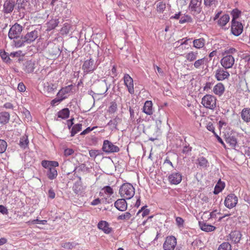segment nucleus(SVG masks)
Segmentation results:
<instances>
[{"mask_svg": "<svg viewBox=\"0 0 250 250\" xmlns=\"http://www.w3.org/2000/svg\"><path fill=\"white\" fill-rule=\"evenodd\" d=\"M29 0H17V5L18 9H24Z\"/></svg>", "mask_w": 250, "mask_h": 250, "instance_id": "37998d69", "label": "nucleus"}, {"mask_svg": "<svg viewBox=\"0 0 250 250\" xmlns=\"http://www.w3.org/2000/svg\"><path fill=\"white\" fill-rule=\"evenodd\" d=\"M63 4L62 1L59 0H52L51 2L52 5L56 6L55 8V10L59 9V11H61V8L60 7H62Z\"/></svg>", "mask_w": 250, "mask_h": 250, "instance_id": "c03bdc74", "label": "nucleus"}, {"mask_svg": "<svg viewBox=\"0 0 250 250\" xmlns=\"http://www.w3.org/2000/svg\"><path fill=\"white\" fill-rule=\"evenodd\" d=\"M89 154L91 158H95L99 154L98 150H90L89 151Z\"/></svg>", "mask_w": 250, "mask_h": 250, "instance_id": "e2e57ef3", "label": "nucleus"}, {"mask_svg": "<svg viewBox=\"0 0 250 250\" xmlns=\"http://www.w3.org/2000/svg\"><path fill=\"white\" fill-rule=\"evenodd\" d=\"M231 14L232 17V20H236L240 16L241 11L238 9H234L232 11Z\"/></svg>", "mask_w": 250, "mask_h": 250, "instance_id": "5fc2aeb1", "label": "nucleus"}, {"mask_svg": "<svg viewBox=\"0 0 250 250\" xmlns=\"http://www.w3.org/2000/svg\"><path fill=\"white\" fill-rule=\"evenodd\" d=\"M82 128V125L81 124H77L75 125L72 128L71 131V136L73 137L78 132L81 131Z\"/></svg>", "mask_w": 250, "mask_h": 250, "instance_id": "ea45409f", "label": "nucleus"}, {"mask_svg": "<svg viewBox=\"0 0 250 250\" xmlns=\"http://www.w3.org/2000/svg\"><path fill=\"white\" fill-rule=\"evenodd\" d=\"M176 225L179 227H183L184 224V220L180 217H176L175 219Z\"/></svg>", "mask_w": 250, "mask_h": 250, "instance_id": "4d7b16f0", "label": "nucleus"}, {"mask_svg": "<svg viewBox=\"0 0 250 250\" xmlns=\"http://www.w3.org/2000/svg\"><path fill=\"white\" fill-rule=\"evenodd\" d=\"M0 56L4 62L8 64L10 63L11 59H10L9 54L8 53L5 52L4 51H1L0 52Z\"/></svg>", "mask_w": 250, "mask_h": 250, "instance_id": "4c0bfd02", "label": "nucleus"}, {"mask_svg": "<svg viewBox=\"0 0 250 250\" xmlns=\"http://www.w3.org/2000/svg\"><path fill=\"white\" fill-rule=\"evenodd\" d=\"M156 4V10L158 13L162 14L166 8V3L163 1H159L157 3L155 2Z\"/></svg>", "mask_w": 250, "mask_h": 250, "instance_id": "72a5a7b5", "label": "nucleus"}, {"mask_svg": "<svg viewBox=\"0 0 250 250\" xmlns=\"http://www.w3.org/2000/svg\"><path fill=\"white\" fill-rule=\"evenodd\" d=\"M182 180V174L179 172H173L168 177V180L170 184L178 185Z\"/></svg>", "mask_w": 250, "mask_h": 250, "instance_id": "4468645a", "label": "nucleus"}, {"mask_svg": "<svg viewBox=\"0 0 250 250\" xmlns=\"http://www.w3.org/2000/svg\"><path fill=\"white\" fill-rule=\"evenodd\" d=\"M70 25L68 24L65 23L64 26L62 28L61 32L62 34H67L69 33Z\"/></svg>", "mask_w": 250, "mask_h": 250, "instance_id": "13d9d810", "label": "nucleus"}, {"mask_svg": "<svg viewBox=\"0 0 250 250\" xmlns=\"http://www.w3.org/2000/svg\"><path fill=\"white\" fill-rule=\"evenodd\" d=\"M241 118L246 122H250V108H244L241 112Z\"/></svg>", "mask_w": 250, "mask_h": 250, "instance_id": "c85d7f7f", "label": "nucleus"}, {"mask_svg": "<svg viewBox=\"0 0 250 250\" xmlns=\"http://www.w3.org/2000/svg\"><path fill=\"white\" fill-rule=\"evenodd\" d=\"M125 198L118 199L114 203L115 207L119 210L121 211H125L127 209V204Z\"/></svg>", "mask_w": 250, "mask_h": 250, "instance_id": "f3484780", "label": "nucleus"}, {"mask_svg": "<svg viewBox=\"0 0 250 250\" xmlns=\"http://www.w3.org/2000/svg\"><path fill=\"white\" fill-rule=\"evenodd\" d=\"M213 85V83L211 82H207L205 83V86H204V90L208 91L210 90Z\"/></svg>", "mask_w": 250, "mask_h": 250, "instance_id": "774afa93", "label": "nucleus"}, {"mask_svg": "<svg viewBox=\"0 0 250 250\" xmlns=\"http://www.w3.org/2000/svg\"><path fill=\"white\" fill-rule=\"evenodd\" d=\"M102 191H103L104 193H105V194H107L109 195H111L112 194H113V188L109 186H105L104 188H102Z\"/></svg>", "mask_w": 250, "mask_h": 250, "instance_id": "8fccbe9b", "label": "nucleus"}, {"mask_svg": "<svg viewBox=\"0 0 250 250\" xmlns=\"http://www.w3.org/2000/svg\"><path fill=\"white\" fill-rule=\"evenodd\" d=\"M205 40L203 38L194 40L193 41V46L197 49L203 48L205 44Z\"/></svg>", "mask_w": 250, "mask_h": 250, "instance_id": "2f4dec72", "label": "nucleus"}, {"mask_svg": "<svg viewBox=\"0 0 250 250\" xmlns=\"http://www.w3.org/2000/svg\"><path fill=\"white\" fill-rule=\"evenodd\" d=\"M117 109V104L115 102H112L110 103V105L109 106L108 111L111 113H114Z\"/></svg>", "mask_w": 250, "mask_h": 250, "instance_id": "de8ad7c7", "label": "nucleus"}, {"mask_svg": "<svg viewBox=\"0 0 250 250\" xmlns=\"http://www.w3.org/2000/svg\"><path fill=\"white\" fill-rule=\"evenodd\" d=\"M199 224L200 229L204 231H206V232L212 231L216 229L215 227H214L212 225H209L204 222L200 221V222H199Z\"/></svg>", "mask_w": 250, "mask_h": 250, "instance_id": "5701e85b", "label": "nucleus"}, {"mask_svg": "<svg viewBox=\"0 0 250 250\" xmlns=\"http://www.w3.org/2000/svg\"><path fill=\"white\" fill-rule=\"evenodd\" d=\"M15 6V2L13 0H6L5 1L2 11L4 14L11 13Z\"/></svg>", "mask_w": 250, "mask_h": 250, "instance_id": "2eb2a0df", "label": "nucleus"}, {"mask_svg": "<svg viewBox=\"0 0 250 250\" xmlns=\"http://www.w3.org/2000/svg\"><path fill=\"white\" fill-rule=\"evenodd\" d=\"M176 244V238L173 236H168L163 244V249L164 250H174Z\"/></svg>", "mask_w": 250, "mask_h": 250, "instance_id": "1a4fd4ad", "label": "nucleus"}, {"mask_svg": "<svg viewBox=\"0 0 250 250\" xmlns=\"http://www.w3.org/2000/svg\"><path fill=\"white\" fill-rule=\"evenodd\" d=\"M69 116V110L68 108H64L58 112V117L62 119L67 118Z\"/></svg>", "mask_w": 250, "mask_h": 250, "instance_id": "e433bc0d", "label": "nucleus"}, {"mask_svg": "<svg viewBox=\"0 0 250 250\" xmlns=\"http://www.w3.org/2000/svg\"><path fill=\"white\" fill-rule=\"evenodd\" d=\"M192 19L191 17L189 15H185L181 18L180 20V23H184L185 22H191Z\"/></svg>", "mask_w": 250, "mask_h": 250, "instance_id": "3c124183", "label": "nucleus"}, {"mask_svg": "<svg viewBox=\"0 0 250 250\" xmlns=\"http://www.w3.org/2000/svg\"><path fill=\"white\" fill-rule=\"evenodd\" d=\"M192 150V147L189 146L188 145H186L185 146L182 150V152L183 154H185L187 155H188L189 153L191 152Z\"/></svg>", "mask_w": 250, "mask_h": 250, "instance_id": "6e6d98bb", "label": "nucleus"}, {"mask_svg": "<svg viewBox=\"0 0 250 250\" xmlns=\"http://www.w3.org/2000/svg\"><path fill=\"white\" fill-rule=\"evenodd\" d=\"M121 119L118 116H116L113 120H111L108 123L107 125L111 126L113 128L116 129L118 123L121 121Z\"/></svg>", "mask_w": 250, "mask_h": 250, "instance_id": "58836bf2", "label": "nucleus"}, {"mask_svg": "<svg viewBox=\"0 0 250 250\" xmlns=\"http://www.w3.org/2000/svg\"><path fill=\"white\" fill-rule=\"evenodd\" d=\"M97 66L94 62V60L90 58L85 61L82 66L84 75L92 73L97 68Z\"/></svg>", "mask_w": 250, "mask_h": 250, "instance_id": "39448f33", "label": "nucleus"}, {"mask_svg": "<svg viewBox=\"0 0 250 250\" xmlns=\"http://www.w3.org/2000/svg\"><path fill=\"white\" fill-rule=\"evenodd\" d=\"M62 247L64 249L71 250L74 247V245L71 243L66 242L62 244Z\"/></svg>", "mask_w": 250, "mask_h": 250, "instance_id": "0e129e2a", "label": "nucleus"}, {"mask_svg": "<svg viewBox=\"0 0 250 250\" xmlns=\"http://www.w3.org/2000/svg\"><path fill=\"white\" fill-rule=\"evenodd\" d=\"M125 85L126 86L128 92L131 94L134 93L133 79L128 74H125L124 77Z\"/></svg>", "mask_w": 250, "mask_h": 250, "instance_id": "ddd939ff", "label": "nucleus"}, {"mask_svg": "<svg viewBox=\"0 0 250 250\" xmlns=\"http://www.w3.org/2000/svg\"><path fill=\"white\" fill-rule=\"evenodd\" d=\"M46 175L49 179L54 180L57 177L58 172L56 168L49 167L46 172Z\"/></svg>", "mask_w": 250, "mask_h": 250, "instance_id": "7c9ffc66", "label": "nucleus"}, {"mask_svg": "<svg viewBox=\"0 0 250 250\" xmlns=\"http://www.w3.org/2000/svg\"><path fill=\"white\" fill-rule=\"evenodd\" d=\"M205 58H202L201 59H198L196 60L194 63V66L195 68L197 69L200 68L202 65H203L205 63Z\"/></svg>", "mask_w": 250, "mask_h": 250, "instance_id": "864d4df0", "label": "nucleus"}, {"mask_svg": "<svg viewBox=\"0 0 250 250\" xmlns=\"http://www.w3.org/2000/svg\"><path fill=\"white\" fill-rule=\"evenodd\" d=\"M231 32L235 36H239L243 31V25L242 23L236 20H231Z\"/></svg>", "mask_w": 250, "mask_h": 250, "instance_id": "9d476101", "label": "nucleus"}, {"mask_svg": "<svg viewBox=\"0 0 250 250\" xmlns=\"http://www.w3.org/2000/svg\"><path fill=\"white\" fill-rule=\"evenodd\" d=\"M231 247L229 243L224 242L219 246L218 250H231Z\"/></svg>", "mask_w": 250, "mask_h": 250, "instance_id": "09e8293b", "label": "nucleus"}, {"mask_svg": "<svg viewBox=\"0 0 250 250\" xmlns=\"http://www.w3.org/2000/svg\"><path fill=\"white\" fill-rule=\"evenodd\" d=\"M226 142L229 144L230 146L234 148L237 145V141L236 137L231 134L226 135Z\"/></svg>", "mask_w": 250, "mask_h": 250, "instance_id": "412c9836", "label": "nucleus"}, {"mask_svg": "<svg viewBox=\"0 0 250 250\" xmlns=\"http://www.w3.org/2000/svg\"><path fill=\"white\" fill-rule=\"evenodd\" d=\"M198 53L196 52L190 51L187 53L185 55V58L189 62L195 61L197 57Z\"/></svg>", "mask_w": 250, "mask_h": 250, "instance_id": "f704fd0d", "label": "nucleus"}, {"mask_svg": "<svg viewBox=\"0 0 250 250\" xmlns=\"http://www.w3.org/2000/svg\"><path fill=\"white\" fill-rule=\"evenodd\" d=\"M58 19H52L47 23V31H50L55 29L58 25Z\"/></svg>", "mask_w": 250, "mask_h": 250, "instance_id": "473e14b6", "label": "nucleus"}, {"mask_svg": "<svg viewBox=\"0 0 250 250\" xmlns=\"http://www.w3.org/2000/svg\"><path fill=\"white\" fill-rule=\"evenodd\" d=\"M35 61L28 60L25 61L23 64V70L27 73H31L34 72L35 69Z\"/></svg>", "mask_w": 250, "mask_h": 250, "instance_id": "dca6fc26", "label": "nucleus"}, {"mask_svg": "<svg viewBox=\"0 0 250 250\" xmlns=\"http://www.w3.org/2000/svg\"><path fill=\"white\" fill-rule=\"evenodd\" d=\"M23 30L22 26L16 23L13 25L10 28L8 36L10 40H18L21 36V34Z\"/></svg>", "mask_w": 250, "mask_h": 250, "instance_id": "20e7f679", "label": "nucleus"}, {"mask_svg": "<svg viewBox=\"0 0 250 250\" xmlns=\"http://www.w3.org/2000/svg\"><path fill=\"white\" fill-rule=\"evenodd\" d=\"M119 194L122 198L130 199L134 195L135 188L129 183H124L120 188Z\"/></svg>", "mask_w": 250, "mask_h": 250, "instance_id": "f03ea898", "label": "nucleus"}, {"mask_svg": "<svg viewBox=\"0 0 250 250\" xmlns=\"http://www.w3.org/2000/svg\"><path fill=\"white\" fill-rule=\"evenodd\" d=\"M204 3L205 5L208 7H216L218 4L216 0H204Z\"/></svg>", "mask_w": 250, "mask_h": 250, "instance_id": "a19ab883", "label": "nucleus"}, {"mask_svg": "<svg viewBox=\"0 0 250 250\" xmlns=\"http://www.w3.org/2000/svg\"><path fill=\"white\" fill-rule=\"evenodd\" d=\"M143 111L146 114L150 115L153 114L152 103L150 101L145 102L143 106Z\"/></svg>", "mask_w": 250, "mask_h": 250, "instance_id": "4be33fe9", "label": "nucleus"}, {"mask_svg": "<svg viewBox=\"0 0 250 250\" xmlns=\"http://www.w3.org/2000/svg\"><path fill=\"white\" fill-rule=\"evenodd\" d=\"M48 51L49 53L53 56H56L61 52L59 46L54 43H51L50 44Z\"/></svg>", "mask_w": 250, "mask_h": 250, "instance_id": "bb28decb", "label": "nucleus"}, {"mask_svg": "<svg viewBox=\"0 0 250 250\" xmlns=\"http://www.w3.org/2000/svg\"><path fill=\"white\" fill-rule=\"evenodd\" d=\"M202 0H190L188 5L189 10L193 15H197L202 11Z\"/></svg>", "mask_w": 250, "mask_h": 250, "instance_id": "0eeeda50", "label": "nucleus"}, {"mask_svg": "<svg viewBox=\"0 0 250 250\" xmlns=\"http://www.w3.org/2000/svg\"><path fill=\"white\" fill-rule=\"evenodd\" d=\"M98 228L106 234H109L112 231V228L109 227L108 223L105 221H100L98 224Z\"/></svg>", "mask_w": 250, "mask_h": 250, "instance_id": "a211bd4d", "label": "nucleus"}, {"mask_svg": "<svg viewBox=\"0 0 250 250\" xmlns=\"http://www.w3.org/2000/svg\"><path fill=\"white\" fill-rule=\"evenodd\" d=\"M225 91V87L222 83H219L216 84L213 87V92L219 96L223 95Z\"/></svg>", "mask_w": 250, "mask_h": 250, "instance_id": "aec40b11", "label": "nucleus"}, {"mask_svg": "<svg viewBox=\"0 0 250 250\" xmlns=\"http://www.w3.org/2000/svg\"><path fill=\"white\" fill-rule=\"evenodd\" d=\"M216 98L212 95L207 94L202 98L201 104L206 108L214 110L216 107Z\"/></svg>", "mask_w": 250, "mask_h": 250, "instance_id": "7ed1b4c3", "label": "nucleus"}, {"mask_svg": "<svg viewBox=\"0 0 250 250\" xmlns=\"http://www.w3.org/2000/svg\"><path fill=\"white\" fill-rule=\"evenodd\" d=\"M30 222L32 224H42V225H45L47 223V221L46 220H40L37 219L33 220L30 221Z\"/></svg>", "mask_w": 250, "mask_h": 250, "instance_id": "052dcab7", "label": "nucleus"}, {"mask_svg": "<svg viewBox=\"0 0 250 250\" xmlns=\"http://www.w3.org/2000/svg\"><path fill=\"white\" fill-rule=\"evenodd\" d=\"M224 67H219L214 72V77L218 81H223L228 79L229 76V73Z\"/></svg>", "mask_w": 250, "mask_h": 250, "instance_id": "6e6552de", "label": "nucleus"}, {"mask_svg": "<svg viewBox=\"0 0 250 250\" xmlns=\"http://www.w3.org/2000/svg\"><path fill=\"white\" fill-rule=\"evenodd\" d=\"M132 216L131 213L129 212H126L125 213L119 215L118 217V220H129Z\"/></svg>", "mask_w": 250, "mask_h": 250, "instance_id": "603ef678", "label": "nucleus"}, {"mask_svg": "<svg viewBox=\"0 0 250 250\" xmlns=\"http://www.w3.org/2000/svg\"><path fill=\"white\" fill-rule=\"evenodd\" d=\"M229 16L228 14H224L218 20L217 24L219 26L223 27L229 21Z\"/></svg>", "mask_w": 250, "mask_h": 250, "instance_id": "a878e982", "label": "nucleus"}, {"mask_svg": "<svg viewBox=\"0 0 250 250\" xmlns=\"http://www.w3.org/2000/svg\"><path fill=\"white\" fill-rule=\"evenodd\" d=\"M234 62V58L232 55L224 56L220 61L222 67L227 69L232 68Z\"/></svg>", "mask_w": 250, "mask_h": 250, "instance_id": "9b49d317", "label": "nucleus"}, {"mask_svg": "<svg viewBox=\"0 0 250 250\" xmlns=\"http://www.w3.org/2000/svg\"><path fill=\"white\" fill-rule=\"evenodd\" d=\"M71 86L72 85H70L65 87L62 88L61 89L59 90L58 92L57 96V97L63 98H64V100L67 98L66 94L69 93L71 90Z\"/></svg>", "mask_w": 250, "mask_h": 250, "instance_id": "6ab92c4d", "label": "nucleus"}, {"mask_svg": "<svg viewBox=\"0 0 250 250\" xmlns=\"http://www.w3.org/2000/svg\"><path fill=\"white\" fill-rule=\"evenodd\" d=\"M29 140L27 135H24L21 137L19 145L21 148L25 149L27 148Z\"/></svg>", "mask_w": 250, "mask_h": 250, "instance_id": "cd10ccee", "label": "nucleus"}, {"mask_svg": "<svg viewBox=\"0 0 250 250\" xmlns=\"http://www.w3.org/2000/svg\"><path fill=\"white\" fill-rule=\"evenodd\" d=\"M64 100V98H61L58 97V98H55L51 102V105L52 106H55L56 105H57L60 103H61L62 100Z\"/></svg>", "mask_w": 250, "mask_h": 250, "instance_id": "bf43d9fd", "label": "nucleus"}, {"mask_svg": "<svg viewBox=\"0 0 250 250\" xmlns=\"http://www.w3.org/2000/svg\"><path fill=\"white\" fill-rule=\"evenodd\" d=\"M44 90L47 94H50L53 93L56 89V87H54V85L52 83H49L47 82L43 84Z\"/></svg>", "mask_w": 250, "mask_h": 250, "instance_id": "c9c22d12", "label": "nucleus"}, {"mask_svg": "<svg viewBox=\"0 0 250 250\" xmlns=\"http://www.w3.org/2000/svg\"><path fill=\"white\" fill-rule=\"evenodd\" d=\"M237 52V50L233 47H228L225 49L223 55L224 56L232 55Z\"/></svg>", "mask_w": 250, "mask_h": 250, "instance_id": "79ce46f5", "label": "nucleus"}, {"mask_svg": "<svg viewBox=\"0 0 250 250\" xmlns=\"http://www.w3.org/2000/svg\"><path fill=\"white\" fill-rule=\"evenodd\" d=\"M199 165L203 167H206L208 166V160L204 157H201L198 159Z\"/></svg>", "mask_w": 250, "mask_h": 250, "instance_id": "a18cd8bd", "label": "nucleus"}, {"mask_svg": "<svg viewBox=\"0 0 250 250\" xmlns=\"http://www.w3.org/2000/svg\"><path fill=\"white\" fill-rule=\"evenodd\" d=\"M207 128L208 130L213 132L214 134L216 133L215 132V128L211 122H209L207 124Z\"/></svg>", "mask_w": 250, "mask_h": 250, "instance_id": "680f3d73", "label": "nucleus"}, {"mask_svg": "<svg viewBox=\"0 0 250 250\" xmlns=\"http://www.w3.org/2000/svg\"><path fill=\"white\" fill-rule=\"evenodd\" d=\"M237 202V197L234 194L230 193L226 197L224 204L227 208L231 209L236 206Z\"/></svg>", "mask_w": 250, "mask_h": 250, "instance_id": "f8f14e48", "label": "nucleus"}, {"mask_svg": "<svg viewBox=\"0 0 250 250\" xmlns=\"http://www.w3.org/2000/svg\"><path fill=\"white\" fill-rule=\"evenodd\" d=\"M102 150L106 154L118 152L120 151V148L114 145L111 142L108 140H104L103 142Z\"/></svg>", "mask_w": 250, "mask_h": 250, "instance_id": "423d86ee", "label": "nucleus"}, {"mask_svg": "<svg viewBox=\"0 0 250 250\" xmlns=\"http://www.w3.org/2000/svg\"><path fill=\"white\" fill-rule=\"evenodd\" d=\"M225 187V184L220 179L215 186L213 193L214 194H218L221 192Z\"/></svg>", "mask_w": 250, "mask_h": 250, "instance_id": "c756f323", "label": "nucleus"}, {"mask_svg": "<svg viewBox=\"0 0 250 250\" xmlns=\"http://www.w3.org/2000/svg\"><path fill=\"white\" fill-rule=\"evenodd\" d=\"M230 238L234 243H238L241 240L242 234L239 231H234L229 234Z\"/></svg>", "mask_w": 250, "mask_h": 250, "instance_id": "b1692460", "label": "nucleus"}, {"mask_svg": "<svg viewBox=\"0 0 250 250\" xmlns=\"http://www.w3.org/2000/svg\"><path fill=\"white\" fill-rule=\"evenodd\" d=\"M96 128H97V126H93L92 128H91L90 127H88L87 128H86L85 130H84L83 131H82L81 133V135H85V134L89 133L90 131L94 130Z\"/></svg>", "mask_w": 250, "mask_h": 250, "instance_id": "69168bd1", "label": "nucleus"}, {"mask_svg": "<svg viewBox=\"0 0 250 250\" xmlns=\"http://www.w3.org/2000/svg\"><path fill=\"white\" fill-rule=\"evenodd\" d=\"M74 152L73 149L71 148H66L64 149V155L65 156H68L72 155Z\"/></svg>", "mask_w": 250, "mask_h": 250, "instance_id": "338daca9", "label": "nucleus"}, {"mask_svg": "<svg viewBox=\"0 0 250 250\" xmlns=\"http://www.w3.org/2000/svg\"><path fill=\"white\" fill-rule=\"evenodd\" d=\"M7 142L2 139H0V154L4 153L7 148Z\"/></svg>", "mask_w": 250, "mask_h": 250, "instance_id": "49530a36", "label": "nucleus"}, {"mask_svg": "<svg viewBox=\"0 0 250 250\" xmlns=\"http://www.w3.org/2000/svg\"><path fill=\"white\" fill-rule=\"evenodd\" d=\"M41 30L39 28L28 31L24 36H21L18 40L14 41V45L17 48L21 47L25 44L34 42L40 36Z\"/></svg>", "mask_w": 250, "mask_h": 250, "instance_id": "f257e3e1", "label": "nucleus"}, {"mask_svg": "<svg viewBox=\"0 0 250 250\" xmlns=\"http://www.w3.org/2000/svg\"><path fill=\"white\" fill-rule=\"evenodd\" d=\"M10 114L6 111L0 112V124L5 125L9 122Z\"/></svg>", "mask_w": 250, "mask_h": 250, "instance_id": "393cba45", "label": "nucleus"}]
</instances>
